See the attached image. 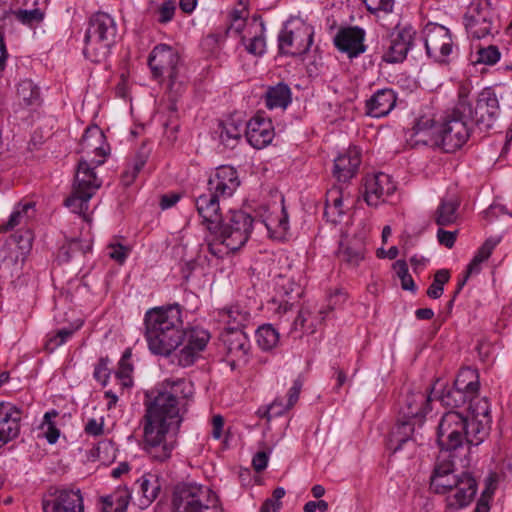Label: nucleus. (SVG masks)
Here are the masks:
<instances>
[{"label": "nucleus", "mask_w": 512, "mask_h": 512, "mask_svg": "<svg viewBox=\"0 0 512 512\" xmlns=\"http://www.w3.org/2000/svg\"><path fill=\"white\" fill-rule=\"evenodd\" d=\"M454 385L460 387V389L465 390L472 396H476L480 388L479 375L477 370L470 367L462 368L457 374Z\"/></svg>", "instance_id": "obj_37"}, {"label": "nucleus", "mask_w": 512, "mask_h": 512, "mask_svg": "<svg viewBox=\"0 0 512 512\" xmlns=\"http://www.w3.org/2000/svg\"><path fill=\"white\" fill-rule=\"evenodd\" d=\"M460 201L456 196H447L441 199L434 213V221L440 226H450L459 219Z\"/></svg>", "instance_id": "obj_33"}, {"label": "nucleus", "mask_w": 512, "mask_h": 512, "mask_svg": "<svg viewBox=\"0 0 512 512\" xmlns=\"http://www.w3.org/2000/svg\"><path fill=\"white\" fill-rule=\"evenodd\" d=\"M144 322L148 348L153 354L168 356L180 346L184 329L179 304L148 310Z\"/></svg>", "instance_id": "obj_3"}, {"label": "nucleus", "mask_w": 512, "mask_h": 512, "mask_svg": "<svg viewBox=\"0 0 512 512\" xmlns=\"http://www.w3.org/2000/svg\"><path fill=\"white\" fill-rule=\"evenodd\" d=\"M396 190L391 177L383 172L368 175L364 183V200L369 206L377 207Z\"/></svg>", "instance_id": "obj_23"}, {"label": "nucleus", "mask_w": 512, "mask_h": 512, "mask_svg": "<svg viewBox=\"0 0 512 512\" xmlns=\"http://www.w3.org/2000/svg\"><path fill=\"white\" fill-rule=\"evenodd\" d=\"M437 397L444 406L458 408L467 403L473 396L453 384L452 387L445 388Z\"/></svg>", "instance_id": "obj_38"}, {"label": "nucleus", "mask_w": 512, "mask_h": 512, "mask_svg": "<svg viewBox=\"0 0 512 512\" xmlns=\"http://www.w3.org/2000/svg\"><path fill=\"white\" fill-rule=\"evenodd\" d=\"M138 492L141 493V505H150L161 490L160 477L154 473H145L136 481Z\"/></svg>", "instance_id": "obj_34"}, {"label": "nucleus", "mask_w": 512, "mask_h": 512, "mask_svg": "<svg viewBox=\"0 0 512 512\" xmlns=\"http://www.w3.org/2000/svg\"><path fill=\"white\" fill-rule=\"evenodd\" d=\"M214 236V241L208 243L209 252L217 257L223 258L225 255H228L232 250H229L224 243H222V239L219 238L218 234H212Z\"/></svg>", "instance_id": "obj_57"}, {"label": "nucleus", "mask_w": 512, "mask_h": 512, "mask_svg": "<svg viewBox=\"0 0 512 512\" xmlns=\"http://www.w3.org/2000/svg\"><path fill=\"white\" fill-rule=\"evenodd\" d=\"M227 318V327L234 329H242L251 320V313L245 307L239 304L233 305L225 310L224 314Z\"/></svg>", "instance_id": "obj_40"}, {"label": "nucleus", "mask_w": 512, "mask_h": 512, "mask_svg": "<svg viewBox=\"0 0 512 512\" xmlns=\"http://www.w3.org/2000/svg\"><path fill=\"white\" fill-rule=\"evenodd\" d=\"M223 200L216 194L207 190V192L195 198V207L198 215L202 219V224L211 232L217 227V223L223 215L220 213V201Z\"/></svg>", "instance_id": "obj_28"}, {"label": "nucleus", "mask_w": 512, "mask_h": 512, "mask_svg": "<svg viewBox=\"0 0 512 512\" xmlns=\"http://www.w3.org/2000/svg\"><path fill=\"white\" fill-rule=\"evenodd\" d=\"M331 210H335L338 216H342L344 214L342 187L334 186L327 193L324 215L329 216Z\"/></svg>", "instance_id": "obj_47"}, {"label": "nucleus", "mask_w": 512, "mask_h": 512, "mask_svg": "<svg viewBox=\"0 0 512 512\" xmlns=\"http://www.w3.org/2000/svg\"><path fill=\"white\" fill-rule=\"evenodd\" d=\"M473 427L469 418L462 412L451 410L446 412L437 426V445L440 449L435 464L459 462V466L467 468L470 459V447L482 442H474Z\"/></svg>", "instance_id": "obj_2"}, {"label": "nucleus", "mask_w": 512, "mask_h": 512, "mask_svg": "<svg viewBox=\"0 0 512 512\" xmlns=\"http://www.w3.org/2000/svg\"><path fill=\"white\" fill-rule=\"evenodd\" d=\"M193 394V384L185 378H167L146 392L143 449L152 461L171 458L183 421L181 411Z\"/></svg>", "instance_id": "obj_1"}, {"label": "nucleus", "mask_w": 512, "mask_h": 512, "mask_svg": "<svg viewBox=\"0 0 512 512\" xmlns=\"http://www.w3.org/2000/svg\"><path fill=\"white\" fill-rule=\"evenodd\" d=\"M130 498L127 487H118L113 493L100 498L102 512H126Z\"/></svg>", "instance_id": "obj_35"}, {"label": "nucleus", "mask_w": 512, "mask_h": 512, "mask_svg": "<svg viewBox=\"0 0 512 512\" xmlns=\"http://www.w3.org/2000/svg\"><path fill=\"white\" fill-rule=\"evenodd\" d=\"M367 10L374 15L380 12L391 13L394 7V0H362Z\"/></svg>", "instance_id": "obj_53"}, {"label": "nucleus", "mask_w": 512, "mask_h": 512, "mask_svg": "<svg viewBox=\"0 0 512 512\" xmlns=\"http://www.w3.org/2000/svg\"><path fill=\"white\" fill-rule=\"evenodd\" d=\"M498 242L499 240L497 239L489 238L483 243V245L478 249L473 259L466 268L468 274L473 275L480 272L481 264L490 257L493 249L497 246Z\"/></svg>", "instance_id": "obj_41"}, {"label": "nucleus", "mask_w": 512, "mask_h": 512, "mask_svg": "<svg viewBox=\"0 0 512 512\" xmlns=\"http://www.w3.org/2000/svg\"><path fill=\"white\" fill-rule=\"evenodd\" d=\"M256 341L262 350L269 351L277 346L279 333L271 324L262 325L256 330Z\"/></svg>", "instance_id": "obj_44"}, {"label": "nucleus", "mask_w": 512, "mask_h": 512, "mask_svg": "<svg viewBox=\"0 0 512 512\" xmlns=\"http://www.w3.org/2000/svg\"><path fill=\"white\" fill-rule=\"evenodd\" d=\"M22 416L21 407L0 400V448L19 436Z\"/></svg>", "instance_id": "obj_21"}, {"label": "nucleus", "mask_w": 512, "mask_h": 512, "mask_svg": "<svg viewBox=\"0 0 512 512\" xmlns=\"http://www.w3.org/2000/svg\"><path fill=\"white\" fill-rule=\"evenodd\" d=\"M268 464V455L264 451L257 452L252 459V465L255 471L261 472L266 469Z\"/></svg>", "instance_id": "obj_64"}, {"label": "nucleus", "mask_w": 512, "mask_h": 512, "mask_svg": "<svg viewBox=\"0 0 512 512\" xmlns=\"http://www.w3.org/2000/svg\"><path fill=\"white\" fill-rule=\"evenodd\" d=\"M303 382L300 378L294 380L292 387L288 391L287 403L284 406L285 410L292 408L299 399L300 391L302 389Z\"/></svg>", "instance_id": "obj_59"}, {"label": "nucleus", "mask_w": 512, "mask_h": 512, "mask_svg": "<svg viewBox=\"0 0 512 512\" xmlns=\"http://www.w3.org/2000/svg\"><path fill=\"white\" fill-rule=\"evenodd\" d=\"M240 186L237 170L229 165L216 168L207 181V190L223 200L230 198Z\"/></svg>", "instance_id": "obj_22"}, {"label": "nucleus", "mask_w": 512, "mask_h": 512, "mask_svg": "<svg viewBox=\"0 0 512 512\" xmlns=\"http://www.w3.org/2000/svg\"><path fill=\"white\" fill-rule=\"evenodd\" d=\"M209 339V332L203 328L184 329V336L180 344L183 345V348L178 354V364L183 367L192 365L198 353L205 349Z\"/></svg>", "instance_id": "obj_19"}, {"label": "nucleus", "mask_w": 512, "mask_h": 512, "mask_svg": "<svg viewBox=\"0 0 512 512\" xmlns=\"http://www.w3.org/2000/svg\"><path fill=\"white\" fill-rule=\"evenodd\" d=\"M458 231H447L441 227L437 231V239L439 243L447 248H452L455 244Z\"/></svg>", "instance_id": "obj_61"}, {"label": "nucleus", "mask_w": 512, "mask_h": 512, "mask_svg": "<svg viewBox=\"0 0 512 512\" xmlns=\"http://www.w3.org/2000/svg\"><path fill=\"white\" fill-rule=\"evenodd\" d=\"M439 122L433 118L422 116L418 118L412 127L409 139L413 146H429L440 148Z\"/></svg>", "instance_id": "obj_27"}, {"label": "nucleus", "mask_w": 512, "mask_h": 512, "mask_svg": "<svg viewBox=\"0 0 512 512\" xmlns=\"http://www.w3.org/2000/svg\"><path fill=\"white\" fill-rule=\"evenodd\" d=\"M180 57L178 52L169 45L159 44L153 48L148 58V65L155 79H168L171 90L182 82L178 79Z\"/></svg>", "instance_id": "obj_11"}, {"label": "nucleus", "mask_w": 512, "mask_h": 512, "mask_svg": "<svg viewBox=\"0 0 512 512\" xmlns=\"http://www.w3.org/2000/svg\"><path fill=\"white\" fill-rule=\"evenodd\" d=\"M450 279V273L447 269L436 271L432 284L427 289V296L432 299L441 297L444 291V284Z\"/></svg>", "instance_id": "obj_49"}, {"label": "nucleus", "mask_w": 512, "mask_h": 512, "mask_svg": "<svg viewBox=\"0 0 512 512\" xmlns=\"http://www.w3.org/2000/svg\"><path fill=\"white\" fill-rule=\"evenodd\" d=\"M77 328H62L47 334L44 348L49 353L54 352L58 347L63 345L70 339Z\"/></svg>", "instance_id": "obj_46"}, {"label": "nucleus", "mask_w": 512, "mask_h": 512, "mask_svg": "<svg viewBox=\"0 0 512 512\" xmlns=\"http://www.w3.org/2000/svg\"><path fill=\"white\" fill-rule=\"evenodd\" d=\"M459 462L434 464L430 475V488L436 494H448L449 508L467 507L478 491V480L469 470L458 471Z\"/></svg>", "instance_id": "obj_4"}, {"label": "nucleus", "mask_w": 512, "mask_h": 512, "mask_svg": "<svg viewBox=\"0 0 512 512\" xmlns=\"http://www.w3.org/2000/svg\"><path fill=\"white\" fill-rule=\"evenodd\" d=\"M496 489V480L493 476L486 479L485 489L482 491L480 498L477 501L476 507L473 512H489L490 500Z\"/></svg>", "instance_id": "obj_50"}, {"label": "nucleus", "mask_w": 512, "mask_h": 512, "mask_svg": "<svg viewBox=\"0 0 512 512\" xmlns=\"http://www.w3.org/2000/svg\"><path fill=\"white\" fill-rule=\"evenodd\" d=\"M466 30L473 38L481 39L499 32V25L490 0H478L466 16Z\"/></svg>", "instance_id": "obj_12"}, {"label": "nucleus", "mask_w": 512, "mask_h": 512, "mask_svg": "<svg viewBox=\"0 0 512 512\" xmlns=\"http://www.w3.org/2000/svg\"><path fill=\"white\" fill-rule=\"evenodd\" d=\"M500 56L501 54L498 47L494 45L480 47L477 51V58L475 63L494 65L499 61Z\"/></svg>", "instance_id": "obj_52"}, {"label": "nucleus", "mask_w": 512, "mask_h": 512, "mask_svg": "<svg viewBox=\"0 0 512 512\" xmlns=\"http://www.w3.org/2000/svg\"><path fill=\"white\" fill-rule=\"evenodd\" d=\"M15 18L23 24L32 25L41 22L44 19V13L38 8L32 10L19 9L15 12Z\"/></svg>", "instance_id": "obj_54"}, {"label": "nucleus", "mask_w": 512, "mask_h": 512, "mask_svg": "<svg viewBox=\"0 0 512 512\" xmlns=\"http://www.w3.org/2000/svg\"><path fill=\"white\" fill-rule=\"evenodd\" d=\"M309 312L306 310H299L298 314L293 318V322L291 324L289 334H293L296 332H301L304 328V324L307 321V316Z\"/></svg>", "instance_id": "obj_62"}, {"label": "nucleus", "mask_w": 512, "mask_h": 512, "mask_svg": "<svg viewBox=\"0 0 512 512\" xmlns=\"http://www.w3.org/2000/svg\"><path fill=\"white\" fill-rule=\"evenodd\" d=\"M291 100V89L287 84L282 82L269 87L265 95L266 106L269 109H285L291 103Z\"/></svg>", "instance_id": "obj_36"}, {"label": "nucleus", "mask_w": 512, "mask_h": 512, "mask_svg": "<svg viewBox=\"0 0 512 512\" xmlns=\"http://www.w3.org/2000/svg\"><path fill=\"white\" fill-rule=\"evenodd\" d=\"M109 256L118 263H123L128 256V250L121 244L111 245Z\"/></svg>", "instance_id": "obj_63"}, {"label": "nucleus", "mask_w": 512, "mask_h": 512, "mask_svg": "<svg viewBox=\"0 0 512 512\" xmlns=\"http://www.w3.org/2000/svg\"><path fill=\"white\" fill-rule=\"evenodd\" d=\"M337 257L340 261L349 265H358L363 259V247L360 244L352 245L351 243L340 242Z\"/></svg>", "instance_id": "obj_45"}, {"label": "nucleus", "mask_w": 512, "mask_h": 512, "mask_svg": "<svg viewBox=\"0 0 512 512\" xmlns=\"http://www.w3.org/2000/svg\"><path fill=\"white\" fill-rule=\"evenodd\" d=\"M148 156V152L144 148L137 152L132 160V163L122 173L121 181L124 186H130L134 182L139 172L145 166Z\"/></svg>", "instance_id": "obj_42"}, {"label": "nucleus", "mask_w": 512, "mask_h": 512, "mask_svg": "<svg viewBox=\"0 0 512 512\" xmlns=\"http://www.w3.org/2000/svg\"><path fill=\"white\" fill-rule=\"evenodd\" d=\"M435 386L425 391H410L406 394L399 410V416L411 422L422 423L423 418L431 410L430 402Z\"/></svg>", "instance_id": "obj_18"}, {"label": "nucleus", "mask_w": 512, "mask_h": 512, "mask_svg": "<svg viewBox=\"0 0 512 512\" xmlns=\"http://www.w3.org/2000/svg\"><path fill=\"white\" fill-rule=\"evenodd\" d=\"M313 29L312 27L302 23L289 29L285 25L278 35V49L280 54L301 56L305 54L313 43Z\"/></svg>", "instance_id": "obj_14"}, {"label": "nucleus", "mask_w": 512, "mask_h": 512, "mask_svg": "<svg viewBox=\"0 0 512 512\" xmlns=\"http://www.w3.org/2000/svg\"><path fill=\"white\" fill-rule=\"evenodd\" d=\"M471 110L462 104H456L439 122L440 149L453 153L469 139L472 131Z\"/></svg>", "instance_id": "obj_7"}, {"label": "nucleus", "mask_w": 512, "mask_h": 512, "mask_svg": "<svg viewBox=\"0 0 512 512\" xmlns=\"http://www.w3.org/2000/svg\"><path fill=\"white\" fill-rule=\"evenodd\" d=\"M34 204L32 202H27L24 204H19L18 207L12 212L8 221L3 225L4 230H12L17 225H19L23 218H29V211L33 210Z\"/></svg>", "instance_id": "obj_51"}, {"label": "nucleus", "mask_w": 512, "mask_h": 512, "mask_svg": "<svg viewBox=\"0 0 512 512\" xmlns=\"http://www.w3.org/2000/svg\"><path fill=\"white\" fill-rule=\"evenodd\" d=\"M415 35L412 26L397 27L389 36L382 60L386 63L403 62L414 45Z\"/></svg>", "instance_id": "obj_17"}, {"label": "nucleus", "mask_w": 512, "mask_h": 512, "mask_svg": "<svg viewBox=\"0 0 512 512\" xmlns=\"http://www.w3.org/2000/svg\"><path fill=\"white\" fill-rule=\"evenodd\" d=\"M90 193H80L73 188V193L65 200V205L74 213H85L88 210V202L91 199Z\"/></svg>", "instance_id": "obj_48"}, {"label": "nucleus", "mask_w": 512, "mask_h": 512, "mask_svg": "<svg viewBox=\"0 0 512 512\" xmlns=\"http://www.w3.org/2000/svg\"><path fill=\"white\" fill-rule=\"evenodd\" d=\"M265 24L261 18L253 17L247 23L241 43L245 50L254 56H262L266 51Z\"/></svg>", "instance_id": "obj_30"}, {"label": "nucleus", "mask_w": 512, "mask_h": 512, "mask_svg": "<svg viewBox=\"0 0 512 512\" xmlns=\"http://www.w3.org/2000/svg\"><path fill=\"white\" fill-rule=\"evenodd\" d=\"M468 402V409L471 413L469 422L474 432L473 441L483 442L489 435L491 429L492 418L490 415V404L487 398H479L478 394L472 397V399H469Z\"/></svg>", "instance_id": "obj_20"}, {"label": "nucleus", "mask_w": 512, "mask_h": 512, "mask_svg": "<svg viewBox=\"0 0 512 512\" xmlns=\"http://www.w3.org/2000/svg\"><path fill=\"white\" fill-rule=\"evenodd\" d=\"M89 250V245L83 246L80 240L73 239L67 246H63L61 248L60 257L65 261H69L75 252L79 251L82 254H85Z\"/></svg>", "instance_id": "obj_55"}, {"label": "nucleus", "mask_w": 512, "mask_h": 512, "mask_svg": "<svg viewBox=\"0 0 512 512\" xmlns=\"http://www.w3.org/2000/svg\"><path fill=\"white\" fill-rule=\"evenodd\" d=\"M220 340L232 369L247 362L251 345L247 334L242 329L225 328L220 335Z\"/></svg>", "instance_id": "obj_16"}, {"label": "nucleus", "mask_w": 512, "mask_h": 512, "mask_svg": "<svg viewBox=\"0 0 512 512\" xmlns=\"http://www.w3.org/2000/svg\"><path fill=\"white\" fill-rule=\"evenodd\" d=\"M396 101L397 97L393 89H379L368 100H366V113L367 115L376 118L386 116L395 107Z\"/></svg>", "instance_id": "obj_31"}, {"label": "nucleus", "mask_w": 512, "mask_h": 512, "mask_svg": "<svg viewBox=\"0 0 512 512\" xmlns=\"http://www.w3.org/2000/svg\"><path fill=\"white\" fill-rule=\"evenodd\" d=\"M365 36V30L358 26L340 28L334 37V45L349 58H356L367 49Z\"/></svg>", "instance_id": "obj_24"}, {"label": "nucleus", "mask_w": 512, "mask_h": 512, "mask_svg": "<svg viewBox=\"0 0 512 512\" xmlns=\"http://www.w3.org/2000/svg\"><path fill=\"white\" fill-rule=\"evenodd\" d=\"M245 124L240 120L228 118L218 123L215 133L224 147L234 149L241 140Z\"/></svg>", "instance_id": "obj_32"}, {"label": "nucleus", "mask_w": 512, "mask_h": 512, "mask_svg": "<svg viewBox=\"0 0 512 512\" xmlns=\"http://www.w3.org/2000/svg\"><path fill=\"white\" fill-rule=\"evenodd\" d=\"M84 432L93 437H98L104 434V419L97 420L91 418L87 421L84 427Z\"/></svg>", "instance_id": "obj_58"}, {"label": "nucleus", "mask_w": 512, "mask_h": 512, "mask_svg": "<svg viewBox=\"0 0 512 512\" xmlns=\"http://www.w3.org/2000/svg\"><path fill=\"white\" fill-rule=\"evenodd\" d=\"M415 424L399 416L386 441L387 449L392 453L406 448L414 452L417 445V440L413 437Z\"/></svg>", "instance_id": "obj_25"}, {"label": "nucleus", "mask_w": 512, "mask_h": 512, "mask_svg": "<svg viewBox=\"0 0 512 512\" xmlns=\"http://www.w3.org/2000/svg\"><path fill=\"white\" fill-rule=\"evenodd\" d=\"M15 18V12L10 8L0 3V30L4 29L8 25H11ZM8 53L4 42V37L0 31V73H2L6 67V60Z\"/></svg>", "instance_id": "obj_43"}, {"label": "nucleus", "mask_w": 512, "mask_h": 512, "mask_svg": "<svg viewBox=\"0 0 512 512\" xmlns=\"http://www.w3.org/2000/svg\"><path fill=\"white\" fill-rule=\"evenodd\" d=\"M457 104H462L471 110V124H475L480 130L491 129L499 112V101L492 88L483 89L473 105L468 98V91L465 87H461Z\"/></svg>", "instance_id": "obj_10"}, {"label": "nucleus", "mask_w": 512, "mask_h": 512, "mask_svg": "<svg viewBox=\"0 0 512 512\" xmlns=\"http://www.w3.org/2000/svg\"><path fill=\"white\" fill-rule=\"evenodd\" d=\"M117 35V24L113 17L105 12L94 13L85 32V57L94 63L105 61L116 44Z\"/></svg>", "instance_id": "obj_5"}, {"label": "nucleus", "mask_w": 512, "mask_h": 512, "mask_svg": "<svg viewBox=\"0 0 512 512\" xmlns=\"http://www.w3.org/2000/svg\"><path fill=\"white\" fill-rule=\"evenodd\" d=\"M176 6L173 1H164L157 9L159 13L158 21L162 24L170 22L175 14Z\"/></svg>", "instance_id": "obj_56"}, {"label": "nucleus", "mask_w": 512, "mask_h": 512, "mask_svg": "<svg viewBox=\"0 0 512 512\" xmlns=\"http://www.w3.org/2000/svg\"><path fill=\"white\" fill-rule=\"evenodd\" d=\"M174 512H223L218 496L207 486L180 483L172 495Z\"/></svg>", "instance_id": "obj_8"}, {"label": "nucleus", "mask_w": 512, "mask_h": 512, "mask_svg": "<svg viewBox=\"0 0 512 512\" xmlns=\"http://www.w3.org/2000/svg\"><path fill=\"white\" fill-rule=\"evenodd\" d=\"M423 41L428 57L439 63H447V57L454 46L448 28L437 23H428L423 29Z\"/></svg>", "instance_id": "obj_13"}, {"label": "nucleus", "mask_w": 512, "mask_h": 512, "mask_svg": "<svg viewBox=\"0 0 512 512\" xmlns=\"http://www.w3.org/2000/svg\"><path fill=\"white\" fill-rule=\"evenodd\" d=\"M245 135L252 147L256 149L266 147L275 135L272 121L262 115H255L245 124Z\"/></svg>", "instance_id": "obj_26"}, {"label": "nucleus", "mask_w": 512, "mask_h": 512, "mask_svg": "<svg viewBox=\"0 0 512 512\" xmlns=\"http://www.w3.org/2000/svg\"><path fill=\"white\" fill-rule=\"evenodd\" d=\"M104 134L97 127L87 128L82 136L81 146L83 150H92L98 159H81L75 175L74 189L80 193H90L91 197L101 186L94 169L105 162L106 150L101 146L104 142Z\"/></svg>", "instance_id": "obj_6"}, {"label": "nucleus", "mask_w": 512, "mask_h": 512, "mask_svg": "<svg viewBox=\"0 0 512 512\" xmlns=\"http://www.w3.org/2000/svg\"><path fill=\"white\" fill-rule=\"evenodd\" d=\"M17 94L25 106H38L41 102L40 88L30 79L20 81Z\"/></svg>", "instance_id": "obj_39"}, {"label": "nucleus", "mask_w": 512, "mask_h": 512, "mask_svg": "<svg viewBox=\"0 0 512 512\" xmlns=\"http://www.w3.org/2000/svg\"><path fill=\"white\" fill-rule=\"evenodd\" d=\"M361 164V152L357 147H350L340 154L333 165V176L338 183L346 184L356 176Z\"/></svg>", "instance_id": "obj_29"}, {"label": "nucleus", "mask_w": 512, "mask_h": 512, "mask_svg": "<svg viewBox=\"0 0 512 512\" xmlns=\"http://www.w3.org/2000/svg\"><path fill=\"white\" fill-rule=\"evenodd\" d=\"M94 378L101 382L103 385L106 384L109 377L108 359L101 358L94 369Z\"/></svg>", "instance_id": "obj_60"}, {"label": "nucleus", "mask_w": 512, "mask_h": 512, "mask_svg": "<svg viewBox=\"0 0 512 512\" xmlns=\"http://www.w3.org/2000/svg\"><path fill=\"white\" fill-rule=\"evenodd\" d=\"M43 512H84L81 490L73 487L51 488L42 501Z\"/></svg>", "instance_id": "obj_15"}, {"label": "nucleus", "mask_w": 512, "mask_h": 512, "mask_svg": "<svg viewBox=\"0 0 512 512\" xmlns=\"http://www.w3.org/2000/svg\"><path fill=\"white\" fill-rule=\"evenodd\" d=\"M254 218L243 210H229L211 234H218L229 250L237 251L249 240Z\"/></svg>", "instance_id": "obj_9"}]
</instances>
